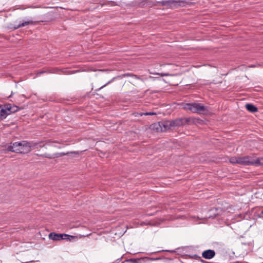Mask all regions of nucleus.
<instances>
[{"mask_svg":"<svg viewBox=\"0 0 263 263\" xmlns=\"http://www.w3.org/2000/svg\"><path fill=\"white\" fill-rule=\"evenodd\" d=\"M42 157L47 158L49 159H53V154L51 155L50 154L45 153V154H42Z\"/></svg>","mask_w":263,"mask_h":263,"instance_id":"b1692460","label":"nucleus"},{"mask_svg":"<svg viewBox=\"0 0 263 263\" xmlns=\"http://www.w3.org/2000/svg\"><path fill=\"white\" fill-rule=\"evenodd\" d=\"M145 1H142L140 3H136L134 6L142 7L145 3Z\"/></svg>","mask_w":263,"mask_h":263,"instance_id":"a878e982","label":"nucleus"},{"mask_svg":"<svg viewBox=\"0 0 263 263\" xmlns=\"http://www.w3.org/2000/svg\"><path fill=\"white\" fill-rule=\"evenodd\" d=\"M166 124V120L158 122L152 124L149 128L156 132H164L168 130Z\"/></svg>","mask_w":263,"mask_h":263,"instance_id":"20e7f679","label":"nucleus"},{"mask_svg":"<svg viewBox=\"0 0 263 263\" xmlns=\"http://www.w3.org/2000/svg\"><path fill=\"white\" fill-rule=\"evenodd\" d=\"M154 2L155 1H148V2H147L148 5L150 7L156 6V5H153L154 4Z\"/></svg>","mask_w":263,"mask_h":263,"instance_id":"c85d7f7f","label":"nucleus"},{"mask_svg":"<svg viewBox=\"0 0 263 263\" xmlns=\"http://www.w3.org/2000/svg\"><path fill=\"white\" fill-rule=\"evenodd\" d=\"M215 252L213 250L208 249L202 253V256L206 259H211L215 256Z\"/></svg>","mask_w":263,"mask_h":263,"instance_id":"6e6552de","label":"nucleus"},{"mask_svg":"<svg viewBox=\"0 0 263 263\" xmlns=\"http://www.w3.org/2000/svg\"><path fill=\"white\" fill-rule=\"evenodd\" d=\"M114 4H115V2L113 1H107L106 2V3H105L104 5H108L112 6L114 5Z\"/></svg>","mask_w":263,"mask_h":263,"instance_id":"cd10ccee","label":"nucleus"},{"mask_svg":"<svg viewBox=\"0 0 263 263\" xmlns=\"http://www.w3.org/2000/svg\"><path fill=\"white\" fill-rule=\"evenodd\" d=\"M24 109V107H20L16 105H12L11 108V110H10V115L11 114L15 113V112H17V111H18L20 109Z\"/></svg>","mask_w":263,"mask_h":263,"instance_id":"2eb2a0df","label":"nucleus"},{"mask_svg":"<svg viewBox=\"0 0 263 263\" xmlns=\"http://www.w3.org/2000/svg\"><path fill=\"white\" fill-rule=\"evenodd\" d=\"M20 144V142L11 143L10 145H9L7 147V150L13 153H18V152L19 151L18 149Z\"/></svg>","mask_w":263,"mask_h":263,"instance_id":"9d476101","label":"nucleus"},{"mask_svg":"<svg viewBox=\"0 0 263 263\" xmlns=\"http://www.w3.org/2000/svg\"><path fill=\"white\" fill-rule=\"evenodd\" d=\"M183 2L181 1H177L175 0H168L166 1V8H175L178 6H180L181 4Z\"/></svg>","mask_w":263,"mask_h":263,"instance_id":"1a4fd4ad","label":"nucleus"},{"mask_svg":"<svg viewBox=\"0 0 263 263\" xmlns=\"http://www.w3.org/2000/svg\"><path fill=\"white\" fill-rule=\"evenodd\" d=\"M157 74L160 75L162 77L168 76H173V74H170L168 73H157Z\"/></svg>","mask_w":263,"mask_h":263,"instance_id":"bb28decb","label":"nucleus"},{"mask_svg":"<svg viewBox=\"0 0 263 263\" xmlns=\"http://www.w3.org/2000/svg\"><path fill=\"white\" fill-rule=\"evenodd\" d=\"M28 145L30 146V150L31 151L32 148H38V144L37 142L34 141H28Z\"/></svg>","mask_w":263,"mask_h":263,"instance_id":"f3484780","label":"nucleus"},{"mask_svg":"<svg viewBox=\"0 0 263 263\" xmlns=\"http://www.w3.org/2000/svg\"><path fill=\"white\" fill-rule=\"evenodd\" d=\"M72 237V236L68 234H58L54 232H51L49 235V238L55 241H59L63 239H69L70 237Z\"/></svg>","mask_w":263,"mask_h":263,"instance_id":"39448f33","label":"nucleus"},{"mask_svg":"<svg viewBox=\"0 0 263 263\" xmlns=\"http://www.w3.org/2000/svg\"><path fill=\"white\" fill-rule=\"evenodd\" d=\"M161 251H166V252H175L174 251H170V250H165V251H164V250H162V251H158L156 252L155 253H159V252H160Z\"/></svg>","mask_w":263,"mask_h":263,"instance_id":"2f4dec72","label":"nucleus"},{"mask_svg":"<svg viewBox=\"0 0 263 263\" xmlns=\"http://www.w3.org/2000/svg\"><path fill=\"white\" fill-rule=\"evenodd\" d=\"M121 260V258L117 259V260H116V261H115L114 263H119L120 262Z\"/></svg>","mask_w":263,"mask_h":263,"instance_id":"473e14b6","label":"nucleus"},{"mask_svg":"<svg viewBox=\"0 0 263 263\" xmlns=\"http://www.w3.org/2000/svg\"><path fill=\"white\" fill-rule=\"evenodd\" d=\"M82 152H79V151H72V152H68L67 153H57L53 154V159L55 158H58L59 157H62L63 156H70L72 155H79L81 153H82Z\"/></svg>","mask_w":263,"mask_h":263,"instance_id":"9b49d317","label":"nucleus"},{"mask_svg":"<svg viewBox=\"0 0 263 263\" xmlns=\"http://www.w3.org/2000/svg\"><path fill=\"white\" fill-rule=\"evenodd\" d=\"M117 78V77H114L111 80H110V81H109L107 83H106L105 84L103 85V86H102L101 87L99 88L98 89H96V91H98L99 90H100L101 89H102L103 88L105 87V86H106L107 85H108L109 84L111 83V82H112L116 79Z\"/></svg>","mask_w":263,"mask_h":263,"instance_id":"412c9836","label":"nucleus"},{"mask_svg":"<svg viewBox=\"0 0 263 263\" xmlns=\"http://www.w3.org/2000/svg\"><path fill=\"white\" fill-rule=\"evenodd\" d=\"M263 165V157L255 159L254 165Z\"/></svg>","mask_w":263,"mask_h":263,"instance_id":"6ab92c4d","label":"nucleus"},{"mask_svg":"<svg viewBox=\"0 0 263 263\" xmlns=\"http://www.w3.org/2000/svg\"><path fill=\"white\" fill-rule=\"evenodd\" d=\"M11 96H12V94L10 96H9V98H10L11 97Z\"/></svg>","mask_w":263,"mask_h":263,"instance_id":"4c0bfd02","label":"nucleus"},{"mask_svg":"<svg viewBox=\"0 0 263 263\" xmlns=\"http://www.w3.org/2000/svg\"><path fill=\"white\" fill-rule=\"evenodd\" d=\"M123 76L124 77H132L136 79H139V80H141V79L140 78V77L139 76H138V75H136V74H132V73H125L123 75Z\"/></svg>","mask_w":263,"mask_h":263,"instance_id":"5701e85b","label":"nucleus"},{"mask_svg":"<svg viewBox=\"0 0 263 263\" xmlns=\"http://www.w3.org/2000/svg\"><path fill=\"white\" fill-rule=\"evenodd\" d=\"M156 114L153 112H147L145 114V115H156Z\"/></svg>","mask_w":263,"mask_h":263,"instance_id":"c756f323","label":"nucleus"},{"mask_svg":"<svg viewBox=\"0 0 263 263\" xmlns=\"http://www.w3.org/2000/svg\"><path fill=\"white\" fill-rule=\"evenodd\" d=\"M44 21H37V22H50L53 20V15L51 13L46 14ZM36 22L32 21H28L21 23L20 22L18 24L9 23L6 25L5 28L12 30H16L18 28L25 26L26 25L32 24Z\"/></svg>","mask_w":263,"mask_h":263,"instance_id":"f257e3e1","label":"nucleus"},{"mask_svg":"<svg viewBox=\"0 0 263 263\" xmlns=\"http://www.w3.org/2000/svg\"><path fill=\"white\" fill-rule=\"evenodd\" d=\"M20 143L18 153L25 154L30 152V146L28 145L27 141H22L20 142Z\"/></svg>","mask_w":263,"mask_h":263,"instance_id":"0eeeda50","label":"nucleus"},{"mask_svg":"<svg viewBox=\"0 0 263 263\" xmlns=\"http://www.w3.org/2000/svg\"><path fill=\"white\" fill-rule=\"evenodd\" d=\"M153 5H156V6H166V1H155L154 2Z\"/></svg>","mask_w":263,"mask_h":263,"instance_id":"aec40b11","label":"nucleus"},{"mask_svg":"<svg viewBox=\"0 0 263 263\" xmlns=\"http://www.w3.org/2000/svg\"><path fill=\"white\" fill-rule=\"evenodd\" d=\"M255 159L253 157L246 156L239 157V164L242 165H254Z\"/></svg>","mask_w":263,"mask_h":263,"instance_id":"423d86ee","label":"nucleus"},{"mask_svg":"<svg viewBox=\"0 0 263 263\" xmlns=\"http://www.w3.org/2000/svg\"><path fill=\"white\" fill-rule=\"evenodd\" d=\"M201 262H203V263H208V261H205V260H202V259H201Z\"/></svg>","mask_w":263,"mask_h":263,"instance_id":"c9c22d12","label":"nucleus"},{"mask_svg":"<svg viewBox=\"0 0 263 263\" xmlns=\"http://www.w3.org/2000/svg\"><path fill=\"white\" fill-rule=\"evenodd\" d=\"M239 157H232L229 159V161L232 164H239Z\"/></svg>","mask_w":263,"mask_h":263,"instance_id":"a211bd4d","label":"nucleus"},{"mask_svg":"<svg viewBox=\"0 0 263 263\" xmlns=\"http://www.w3.org/2000/svg\"><path fill=\"white\" fill-rule=\"evenodd\" d=\"M59 70L58 68H54L49 70H41L38 71L36 73L37 76H40L42 74L48 73H57Z\"/></svg>","mask_w":263,"mask_h":263,"instance_id":"4468645a","label":"nucleus"},{"mask_svg":"<svg viewBox=\"0 0 263 263\" xmlns=\"http://www.w3.org/2000/svg\"><path fill=\"white\" fill-rule=\"evenodd\" d=\"M20 98H24L25 99H26V97L24 95H22L21 96H20Z\"/></svg>","mask_w":263,"mask_h":263,"instance_id":"72a5a7b5","label":"nucleus"},{"mask_svg":"<svg viewBox=\"0 0 263 263\" xmlns=\"http://www.w3.org/2000/svg\"><path fill=\"white\" fill-rule=\"evenodd\" d=\"M127 262H130L132 263H138L139 262V259H136L134 258H131L129 259L126 260Z\"/></svg>","mask_w":263,"mask_h":263,"instance_id":"393cba45","label":"nucleus"},{"mask_svg":"<svg viewBox=\"0 0 263 263\" xmlns=\"http://www.w3.org/2000/svg\"><path fill=\"white\" fill-rule=\"evenodd\" d=\"M160 259V258H151V259L153 260H159Z\"/></svg>","mask_w":263,"mask_h":263,"instance_id":"f704fd0d","label":"nucleus"},{"mask_svg":"<svg viewBox=\"0 0 263 263\" xmlns=\"http://www.w3.org/2000/svg\"><path fill=\"white\" fill-rule=\"evenodd\" d=\"M10 115V112H8L3 106L0 104V120H3L6 118V117Z\"/></svg>","mask_w":263,"mask_h":263,"instance_id":"f8f14e48","label":"nucleus"},{"mask_svg":"<svg viewBox=\"0 0 263 263\" xmlns=\"http://www.w3.org/2000/svg\"><path fill=\"white\" fill-rule=\"evenodd\" d=\"M2 105L8 112L10 113L11 108L12 105L11 104L7 103Z\"/></svg>","mask_w":263,"mask_h":263,"instance_id":"4be33fe9","label":"nucleus"},{"mask_svg":"<svg viewBox=\"0 0 263 263\" xmlns=\"http://www.w3.org/2000/svg\"><path fill=\"white\" fill-rule=\"evenodd\" d=\"M246 107L247 109L251 112H256L258 110L257 107L252 104H246Z\"/></svg>","mask_w":263,"mask_h":263,"instance_id":"ddd939ff","label":"nucleus"},{"mask_svg":"<svg viewBox=\"0 0 263 263\" xmlns=\"http://www.w3.org/2000/svg\"><path fill=\"white\" fill-rule=\"evenodd\" d=\"M37 144H39L38 145V148L42 147L44 146V145L42 144V142H38Z\"/></svg>","mask_w":263,"mask_h":263,"instance_id":"7c9ffc66","label":"nucleus"},{"mask_svg":"<svg viewBox=\"0 0 263 263\" xmlns=\"http://www.w3.org/2000/svg\"><path fill=\"white\" fill-rule=\"evenodd\" d=\"M59 70L58 71V72H59V71H61V72L63 74H72V73H74L75 72L74 71H72V70H70L68 69H62V70H60L59 69H58Z\"/></svg>","mask_w":263,"mask_h":263,"instance_id":"dca6fc26","label":"nucleus"},{"mask_svg":"<svg viewBox=\"0 0 263 263\" xmlns=\"http://www.w3.org/2000/svg\"><path fill=\"white\" fill-rule=\"evenodd\" d=\"M36 156H40V157H42V154H35Z\"/></svg>","mask_w":263,"mask_h":263,"instance_id":"e433bc0d","label":"nucleus"},{"mask_svg":"<svg viewBox=\"0 0 263 263\" xmlns=\"http://www.w3.org/2000/svg\"><path fill=\"white\" fill-rule=\"evenodd\" d=\"M184 108L186 110H190L193 113L205 114L208 111V107L199 103H186L184 106Z\"/></svg>","mask_w":263,"mask_h":263,"instance_id":"f03ea898","label":"nucleus"},{"mask_svg":"<svg viewBox=\"0 0 263 263\" xmlns=\"http://www.w3.org/2000/svg\"><path fill=\"white\" fill-rule=\"evenodd\" d=\"M190 121V119L180 118L174 120H166L167 129H170L172 127H180L185 124H188Z\"/></svg>","mask_w":263,"mask_h":263,"instance_id":"7ed1b4c3","label":"nucleus"}]
</instances>
